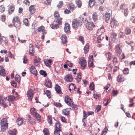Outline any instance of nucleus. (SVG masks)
<instances>
[{
	"label": "nucleus",
	"instance_id": "nucleus-1",
	"mask_svg": "<svg viewBox=\"0 0 135 135\" xmlns=\"http://www.w3.org/2000/svg\"><path fill=\"white\" fill-rule=\"evenodd\" d=\"M54 16L55 19L54 21V23L50 25L51 28L53 29H57L59 27V25L62 23V18L60 16L58 11H55Z\"/></svg>",
	"mask_w": 135,
	"mask_h": 135
},
{
	"label": "nucleus",
	"instance_id": "nucleus-2",
	"mask_svg": "<svg viewBox=\"0 0 135 135\" xmlns=\"http://www.w3.org/2000/svg\"><path fill=\"white\" fill-rule=\"evenodd\" d=\"M12 22L14 26L16 28L19 27L21 26V22L18 16H16L13 17Z\"/></svg>",
	"mask_w": 135,
	"mask_h": 135
},
{
	"label": "nucleus",
	"instance_id": "nucleus-3",
	"mask_svg": "<svg viewBox=\"0 0 135 135\" xmlns=\"http://www.w3.org/2000/svg\"><path fill=\"white\" fill-rule=\"evenodd\" d=\"M30 112L31 114L35 117H36V119L38 120H41V116L39 114L36 112V110L34 108H32L31 109Z\"/></svg>",
	"mask_w": 135,
	"mask_h": 135
},
{
	"label": "nucleus",
	"instance_id": "nucleus-4",
	"mask_svg": "<svg viewBox=\"0 0 135 135\" xmlns=\"http://www.w3.org/2000/svg\"><path fill=\"white\" fill-rule=\"evenodd\" d=\"M112 11L111 9L108 10L105 14V19L106 22L108 23L110 17L112 16Z\"/></svg>",
	"mask_w": 135,
	"mask_h": 135
},
{
	"label": "nucleus",
	"instance_id": "nucleus-5",
	"mask_svg": "<svg viewBox=\"0 0 135 135\" xmlns=\"http://www.w3.org/2000/svg\"><path fill=\"white\" fill-rule=\"evenodd\" d=\"M79 63L80 64L82 69H85L86 65L85 58L84 57L80 58L79 59Z\"/></svg>",
	"mask_w": 135,
	"mask_h": 135
},
{
	"label": "nucleus",
	"instance_id": "nucleus-6",
	"mask_svg": "<svg viewBox=\"0 0 135 135\" xmlns=\"http://www.w3.org/2000/svg\"><path fill=\"white\" fill-rule=\"evenodd\" d=\"M65 103L69 106L71 107L73 105L74 102L68 95L65 96Z\"/></svg>",
	"mask_w": 135,
	"mask_h": 135
},
{
	"label": "nucleus",
	"instance_id": "nucleus-7",
	"mask_svg": "<svg viewBox=\"0 0 135 135\" xmlns=\"http://www.w3.org/2000/svg\"><path fill=\"white\" fill-rule=\"evenodd\" d=\"M86 27L89 30H92L94 27H95V25L92 22H88L86 24Z\"/></svg>",
	"mask_w": 135,
	"mask_h": 135
},
{
	"label": "nucleus",
	"instance_id": "nucleus-8",
	"mask_svg": "<svg viewBox=\"0 0 135 135\" xmlns=\"http://www.w3.org/2000/svg\"><path fill=\"white\" fill-rule=\"evenodd\" d=\"M115 51L117 55L122 53V50L121 48L120 44H118L115 46Z\"/></svg>",
	"mask_w": 135,
	"mask_h": 135
},
{
	"label": "nucleus",
	"instance_id": "nucleus-9",
	"mask_svg": "<svg viewBox=\"0 0 135 135\" xmlns=\"http://www.w3.org/2000/svg\"><path fill=\"white\" fill-rule=\"evenodd\" d=\"M33 92V90L31 89H29L27 91V95L28 99L30 101L32 100L33 97L34 95Z\"/></svg>",
	"mask_w": 135,
	"mask_h": 135
},
{
	"label": "nucleus",
	"instance_id": "nucleus-10",
	"mask_svg": "<svg viewBox=\"0 0 135 135\" xmlns=\"http://www.w3.org/2000/svg\"><path fill=\"white\" fill-rule=\"evenodd\" d=\"M89 60L88 61V66L90 68L93 67L94 66L93 56H89Z\"/></svg>",
	"mask_w": 135,
	"mask_h": 135
},
{
	"label": "nucleus",
	"instance_id": "nucleus-11",
	"mask_svg": "<svg viewBox=\"0 0 135 135\" xmlns=\"http://www.w3.org/2000/svg\"><path fill=\"white\" fill-rule=\"evenodd\" d=\"M117 24L118 22L115 18H113L111 19L110 23V25L111 27H114L117 25Z\"/></svg>",
	"mask_w": 135,
	"mask_h": 135
},
{
	"label": "nucleus",
	"instance_id": "nucleus-12",
	"mask_svg": "<svg viewBox=\"0 0 135 135\" xmlns=\"http://www.w3.org/2000/svg\"><path fill=\"white\" fill-rule=\"evenodd\" d=\"M44 85L47 88H50L52 87V84L50 80L47 79L45 81Z\"/></svg>",
	"mask_w": 135,
	"mask_h": 135
},
{
	"label": "nucleus",
	"instance_id": "nucleus-13",
	"mask_svg": "<svg viewBox=\"0 0 135 135\" xmlns=\"http://www.w3.org/2000/svg\"><path fill=\"white\" fill-rule=\"evenodd\" d=\"M65 80L68 82H71L73 79V78L71 75L70 74H67L64 78Z\"/></svg>",
	"mask_w": 135,
	"mask_h": 135
},
{
	"label": "nucleus",
	"instance_id": "nucleus-14",
	"mask_svg": "<svg viewBox=\"0 0 135 135\" xmlns=\"http://www.w3.org/2000/svg\"><path fill=\"white\" fill-rule=\"evenodd\" d=\"M30 70L31 73L36 75L37 74V72L35 67L33 66H31L30 67Z\"/></svg>",
	"mask_w": 135,
	"mask_h": 135
},
{
	"label": "nucleus",
	"instance_id": "nucleus-15",
	"mask_svg": "<svg viewBox=\"0 0 135 135\" xmlns=\"http://www.w3.org/2000/svg\"><path fill=\"white\" fill-rule=\"evenodd\" d=\"M64 30L66 33H68L69 32L70 30V26L68 23H65Z\"/></svg>",
	"mask_w": 135,
	"mask_h": 135
},
{
	"label": "nucleus",
	"instance_id": "nucleus-16",
	"mask_svg": "<svg viewBox=\"0 0 135 135\" xmlns=\"http://www.w3.org/2000/svg\"><path fill=\"white\" fill-rule=\"evenodd\" d=\"M71 110V109L70 108L64 109L62 110V113L64 115H68L69 114Z\"/></svg>",
	"mask_w": 135,
	"mask_h": 135
},
{
	"label": "nucleus",
	"instance_id": "nucleus-17",
	"mask_svg": "<svg viewBox=\"0 0 135 135\" xmlns=\"http://www.w3.org/2000/svg\"><path fill=\"white\" fill-rule=\"evenodd\" d=\"M124 78L122 75H119L117 77V81L119 83H121L123 82L124 81Z\"/></svg>",
	"mask_w": 135,
	"mask_h": 135
},
{
	"label": "nucleus",
	"instance_id": "nucleus-18",
	"mask_svg": "<svg viewBox=\"0 0 135 135\" xmlns=\"http://www.w3.org/2000/svg\"><path fill=\"white\" fill-rule=\"evenodd\" d=\"M24 119L20 117L17 118L16 120V122L17 124L19 126H21L23 123L24 120Z\"/></svg>",
	"mask_w": 135,
	"mask_h": 135
},
{
	"label": "nucleus",
	"instance_id": "nucleus-19",
	"mask_svg": "<svg viewBox=\"0 0 135 135\" xmlns=\"http://www.w3.org/2000/svg\"><path fill=\"white\" fill-rule=\"evenodd\" d=\"M45 27L44 26H41L39 27L38 29V31L41 32H42L43 35H44L47 33V32L44 29Z\"/></svg>",
	"mask_w": 135,
	"mask_h": 135
},
{
	"label": "nucleus",
	"instance_id": "nucleus-20",
	"mask_svg": "<svg viewBox=\"0 0 135 135\" xmlns=\"http://www.w3.org/2000/svg\"><path fill=\"white\" fill-rule=\"evenodd\" d=\"M6 75L5 70L2 66H0V75L4 76Z\"/></svg>",
	"mask_w": 135,
	"mask_h": 135
},
{
	"label": "nucleus",
	"instance_id": "nucleus-21",
	"mask_svg": "<svg viewBox=\"0 0 135 135\" xmlns=\"http://www.w3.org/2000/svg\"><path fill=\"white\" fill-rule=\"evenodd\" d=\"M35 5H31L29 8V10L30 13L33 14L36 11V8H35Z\"/></svg>",
	"mask_w": 135,
	"mask_h": 135
},
{
	"label": "nucleus",
	"instance_id": "nucleus-22",
	"mask_svg": "<svg viewBox=\"0 0 135 135\" xmlns=\"http://www.w3.org/2000/svg\"><path fill=\"white\" fill-rule=\"evenodd\" d=\"M55 90L58 94H62L60 86L57 84H56L55 88Z\"/></svg>",
	"mask_w": 135,
	"mask_h": 135
},
{
	"label": "nucleus",
	"instance_id": "nucleus-23",
	"mask_svg": "<svg viewBox=\"0 0 135 135\" xmlns=\"http://www.w3.org/2000/svg\"><path fill=\"white\" fill-rule=\"evenodd\" d=\"M15 9V6L13 4L10 6L8 9V13L9 15H11L14 12Z\"/></svg>",
	"mask_w": 135,
	"mask_h": 135
},
{
	"label": "nucleus",
	"instance_id": "nucleus-24",
	"mask_svg": "<svg viewBox=\"0 0 135 135\" xmlns=\"http://www.w3.org/2000/svg\"><path fill=\"white\" fill-rule=\"evenodd\" d=\"M84 18L82 17H81L77 20L76 21L79 24V26H81L84 22Z\"/></svg>",
	"mask_w": 135,
	"mask_h": 135
},
{
	"label": "nucleus",
	"instance_id": "nucleus-25",
	"mask_svg": "<svg viewBox=\"0 0 135 135\" xmlns=\"http://www.w3.org/2000/svg\"><path fill=\"white\" fill-rule=\"evenodd\" d=\"M72 25L73 28H76L79 26V24L76 21V20L74 19L72 22Z\"/></svg>",
	"mask_w": 135,
	"mask_h": 135
},
{
	"label": "nucleus",
	"instance_id": "nucleus-26",
	"mask_svg": "<svg viewBox=\"0 0 135 135\" xmlns=\"http://www.w3.org/2000/svg\"><path fill=\"white\" fill-rule=\"evenodd\" d=\"M60 38L62 41V42L63 44H65L67 43V38L65 35H62Z\"/></svg>",
	"mask_w": 135,
	"mask_h": 135
},
{
	"label": "nucleus",
	"instance_id": "nucleus-27",
	"mask_svg": "<svg viewBox=\"0 0 135 135\" xmlns=\"http://www.w3.org/2000/svg\"><path fill=\"white\" fill-rule=\"evenodd\" d=\"M29 52L30 55L33 56L34 51L33 49V47L32 45H30L29 46Z\"/></svg>",
	"mask_w": 135,
	"mask_h": 135
},
{
	"label": "nucleus",
	"instance_id": "nucleus-28",
	"mask_svg": "<svg viewBox=\"0 0 135 135\" xmlns=\"http://www.w3.org/2000/svg\"><path fill=\"white\" fill-rule=\"evenodd\" d=\"M61 125L60 124L59 121H56L55 124V129L58 130H61L60 128Z\"/></svg>",
	"mask_w": 135,
	"mask_h": 135
},
{
	"label": "nucleus",
	"instance_id": "nucleus-29",
	"mask_svg": "<svg viewBox=\"0 0 135 135\" xmlns=\"http://www.w3.org/2000/svg\"><path fill=\"white\" fill-rule=\"evenodd\" d=\"M105 55L106 57L108 60H110L112 56V54L109 52H107L105 54Z\"/></svg>",
	"mask_w": 135,
	"mask_h": 135
},
{
	"label": "nucleus",
	"instance_id": "nucleus-30",
	"mask_svg": "<svg viewBox=\"0 0 135 135\" xmlns=\"http://www.w3.org/2000/svg\"><path fill=\"white\" fill-rule=\"evenodd\" d=\"M27 118V120L28 124H33L35 123V121L33 122L32 121H31V116L28 115Z\"/></svg>",
	"mask_w": 135,
	"mask_h": 135
},
{
	"label": "nucleus",
	"instance_id": "nucleus-31",
	"mask_svg": "<svg viewBox=\"0 0 135 135\" xmlns=\"http://www.w3.org/2000/svg\"><path fill=\"white\" fill-rule=\"evenodd\" d=\"M8 124H5V125H1V130L3 132H4L6 131V130L8 128Z\"/></svg>",
	"mask_w": 135,
	"mask_h": 135
},
{
	"label": "nucleus",
	"instance_id": "nucleus-32",
	"mask_svg": "<svg viewBox=\"0 0 135 135\" xmlns=\"http://www.w3.org/2000/svg\"><path fill=\"white\" fill-rule=\"evenodd\" d=\"M131 30L129 28L127 27L125 30L124 33L127 35H130L131 33Z\"/></svg>",
	"mask_w": 135,
	"mask_h": 135
},
{
	"label": "nucleus",
	"instance_id": "nucleus-33",
	"mask_svg": "<svg viewBox=\"0 0 135 135\" xmlns=\"http://www.w3.org/2000/svg\"><path fill=\"white\" fill-rule=\"evenodd\" d=\"M89 44H87L84 47V52L85 54H86L87 53L88 51H89Z\"/></svg>",
	"mask_w": 135,
	"mask_h": 135
},
{
	"label": "nucleus",
	"instance_id": "nucleus-34",
	"mask_svg": "<svg viewBox=\"0 0 135 135\" xmlns=\"http://www.w3.org/2000/svg\"><path fill=\"white\" fill-rule=\"evenodd\" d=\"M98 16L96 12H94L92 15V18L93 21L94 22H95L98 19Z\"/></svg>",
	"mask_w": 135,
	"mask_h": 135
},
{
	"label": "nucleus",
	"instance_id": "nucleus-35",
	"mask_svg": "<svg viewBox=\"0 0 135 135\" xmlns=\"http://www.w3.org/2000/svg\"><path fill=\"white\" fill-rule=\"evenodd\" d=\"M120 59L123 60L125 58L126 56L125 54L124 53H120L119 55H117Z\"/></svg>",
	"mask_w": 135,
	"mask_h": 135
},
{
	"label": "nucleus",
	"instance_id": "nucleus-36",
	"mask_svg": "<svg viewBox=\"0 0 135 135\" xmlns=\"http://www.w3.org/2000/svg\"><path fill=\"white\" fill-rule=\"evenodd\" d=\"M127 5L124 3L121 4L120 6V9L123 10H124L127 8Z\"/></svg>",
	"mask_w": 135,
	"mask_h": 135
},
{
	"label": "nucleus",
	"instance_id": "nucleus-37",
	"mask_svg": "<svg viewBox=\"0 0 135 135\" xmlns=\"http://www.w3.org/2000/svg\"><path fill=\"white\" fill-rule=\"evenodd\" d=\"M16 130L15 129H13L12 130L8 131L9 134L11 135H16Z\"/></svg>",
	"mask_w": 135,
	"mask_h": 135
},
{
	"label": "nucleus",
	"instance_id": "nucleus-38",
	"mask_svg": "<svg viewBox=\"0 0 135 135\" xmlns=\"http://www.w3.org/2000/svg\"><path fill=\"white\" fill-rule=\"evenodd\" d=\"M95 3V0H89L88 4L89 6L91 7L93 6Z\"/></svg>",
	"mask_w": 135,
	"mask_h": 135
},
{
	"label": "nucleus",
	"instance_id": "nucleus-39",
	"mask_svg": "<svg viewBox=\"0 0 135 135\" xmlns=\"http://www.w3.org/2000/svg\"><path fill=\"white\" fill-rule=\"evenodd\" d=\"M76 88L75 87V85L73 84H71L70 85H69V89L70 91H71V90H75V89Z\"/></svg>",
	"mask_w": 135,
	"mask_h": 135
},
{
	"label": "nucleus",
	"instance_id": "nucleus-40",
	"mask_svg": "<svg viewBox=\"0 0 135 135\" xmlns=\"http://www.w3.org/2000/svg\"><path fill=\"white\" fill-rule=\"evenodd\" d=\"M8 124V123L7 122L6 119L5 118H3L1 120L0 125H3L5 124Z\"/></svg>",
	"mask_w": 135,
	"mask_h": 135
},
{
	"label": "nucleus",
	"instance_id": "nucleus-41",
	"mask_svg": "<svg viewBox=\"0 0 135 135\" xmlns=\"http://www.w3.org/2000/svg\"><path fill=\"white\" fill-rule=\"evenodd\" d=\"M76 4L78 6V7L79 8H80L82 6V1L80 0H77L76 1Z\"/></svg>",
	"mask_w": 135,
	"mask_h": 135
},
{
	"label": "nucleus",
	"instance_id": "nucleus-42",
	"mask_svg": "<svg viewBox=\"0 0 135 135\" xmlns=\"http://www.w3.org/2000/svg\"><path fill=\"white\" fill-rule=\"evenodd\" d=\"M43 132L44 135H50L49 130L47 128H44L43 131Z\"/></svg>",
	"mask_w": 135,
	"mask_h": 135
},
{
	"label": "nucleus",
	"instance_id": "nucleus-43",
	"mask_svg": "<svg viewBox=\"0 0 135 135\" xmlns=\"http://www.w3.org/2000/svg\"><path fill=\"white\" fill-rule=\"evenodd\" d=\"M81 74L80 73H78L77 76V81L78 83H79L81 80Z\"/></svg>",
	"mask_w": 135,
	"mask_h": 135
},
{
	"label": "nucleus",
	"instance_id": "nucleus-44",
	"mask_svg": "<svg viewBox=\"0 0 135 135\" xmlns=\"http://www.w3.org/2000/svg\"><path fill=\"white\" fill-rule=\"evenodd\" d=\"M15 97L13 96H9L8 97V100L9 102H12L15 100Z\"/></svg>",
	"mask_w": 135,
	"mask_h": 135
},
{
	"label": "nucleus",
	"instance_id": "nucleus-45",
	"mask_svg": "<svg viewBox=\"0 0 135 135\" xmlns=\"http://www.w3.org/2000/svg\"><path fill=\"white\" fill-rule=\"evenodd\" d=\"M21 78L18 74H16L15 77V80L18 83H19L21 80Z\"/></svg>",
	"mask_w": 135,
	"mask_h": 135
},
{
	"label": "nucleus",
	"instance_id": "nucleus-46",
	"mask_svg": "<svg viewBox=\"0 0 135 135\" xmlns=\"http://www.w3.org/2000/svg\"><path fill=\"white\" fill-rule=\"evenodd\" d=\"M40 58H36L34 60V64L35 65H37L39 64V62L40 61Z\"/></svg>",
	"mask_w": 135,
	"mask_h": 135
},
{
	"label": "nucleus",
	"instance_id": "nucleus-47",
	"mask_svg": "<svg viewBox=\"0 0 135 135\" xmlns=\"http://www.w3.org/2000/svg\"><path fill=\"white\" fill-rule=\"evenodd\" d=\"M48 122L49 123L50 125L52 123V117L50 115H49L48 116Z\"/></svg>",
	"mask_w": 135,
	"mask_h": 135
},
{
	"label": "nucleus",
	"instance_id": "nucleus-48",
	"mask_svg": "<svg viewBox=\"0 0 135 135\" xmlns=\"http://www.w3.org/2000/svg\"><path fill=\"white\" fill-rule=\"evenodd\" d=\"M74 5L73 3H71L69 4L68 8L71 10H73L74 9Z\"/></svg>",
	"mask_w": 135,
	"mask_h": 135
},
{
	"label": "nucleus",
	"instance_id": "nucleus-49",
	"mask_svg": "<svg viewBox=\"0 0 135 135\" xmlns=\"http://www.w3.org/2000/svg\"><path fill=\"white\" fill-rule=\"evenodd\" d=\"M98 32L102 34V33H103L105 31V30L103 27H101L98 30Z\"/></svg>",
	"mask_w": 135,
	"mask_h": 135
},
{
	"label": "nucleus",
	"instance_id": "nucleus-50",
	"mask_svg": "<svg viewBox=\"0 0 135 135\" xmlns=\"http://www.w3.org/2000/svg\"><path fill=\"white\" fill-rule=\"evenodd\" d=\"M45 94H46L47 96L49 98H50L51 97V93L50 91L48 90H47L46 91V92L45 93Z\"/></svg>",
	"mask_w": 135,
	"mask_h": 135
},
{
	"label": "nucleus",
	"instance_id": "nucleus-51",
	"mask_svg": "<svg viewBox=\"0 0 135 135\" xmlns=\"http://www.w3.org/2000/svg\"><path fill=\"white\" fill-rule=\"evenodd\" d=\"M123 73L124 74L127 75L129 73V69L128 68H126L124 69L123 70Z\"/></svg>",
	"mask_w": 135,
	"mask_h": 135
},
{
	"label": "nucleus",
	"instance_id": "nucleus-52",
	"mask_svg": "<svg viewBox=\"0 0 135 135\" xmlns=\"http://www.w3.org/2000/svg\"><path fill=\"white\" fill-rule=\"evenodd\" d=\"M40 74L42 75L44 77H46L47 76V74L46 72L44 70H41L40 72Z\"/></svg>",
	"mask_w": 135,
	"mask_h": 135
},
{
	"label": "nucleus",
	"instance_id": "nucleus-53",
	"mask_svg": "<svg viewBox=\"0 0 135 135\" xmlns=\"http://www.w3.org/2000/svg\"><path fill=\"white\" fill-rule=\"evenodd\" d=\"M129 13V10L128 8H126L124 10V14L125 17H127Z\"/></svg>",
	"mask_w": 135,
	"mask_h": 135
},
{
	"label": "nucleus",
	"instance_id": "nucleus-54",
	"mask_svg": "<svg viewBox=\"0 0 135 135\" xmlns=\"http://www.w3.org/2000/svg\"><path fill=\"white\" fill-rule=\"evenodd\" d=\"M125 36L124 33L123 32H120L118 35L119 37L120 38H123Z\"/></svg>",
	"mask_w": 135,
	"mask_h": 135
},
{
	"label": "nucleus",
	"instance_id": "nucleus-55",
	"mask_svg": "<svg viewBox=\"0 0 135 135\" xmlns=\"http://www.w3.org/2000/svg\"><path fill=\"white\" fill-rule=\"evenodd\" d=\"M5 8L4 6L1 5L0 6V12H4L5 11Z\"/></svg>",
	"mask_w": 135,
	"mask_h": 135
},
{
	"label": "nucleus",
	"instance_id": "nucleus-56",
	"mask_svg": "<svg viewBox=\"0 0 135 135\" xmlns=\"http://www.w3.org/2000/svg\"><path fill=\"white\" fill-rule=\"evenodd\" d=\"M101 107L100 105H98L97 106L95 109V112L97 113L98 112L101 110Z\"/></svg>",
	"mask_w": 135,
	"mask_h": 135
},
{
	"label": "nucleus",
	"instance_id": "nucleus-57",
	"mask_svg": "<svg viewBox=\"0 0 135 135\" xmlns=\"http://www.w3.org/2000/svg\"><path fill=\"white\" fill-rule=\"evenodd\" d=\"M78 40L81 41L83 44L84 43V37L82 36H80L78 38Z\"/></svg>",
	"mask_w": 135,
	"mask_h": 135
},
{
	"label": "nucleus",
	"instance_id": "nucleus-58",
	"mask_svg": "<svg viewBox=\"0 0 135 135\" xmlns=\"http://www.w3.org/2000/svg\"><path fill=\"white\" fill-rule=\"evenodd\" d=\"M72 106H73V109L74 110H76L78 109V107H79V105H74L73 104V105Z\"/></svg>",
	"mask_w": 135,
	"mask_h": 135
},
{
	"label": "nucleus",
	"instance_id": "nucleus-59",
	"mask_svg": "<svg viewBox=\"0 0 135 135\" xmlns=\"http://www.w3.org/2000/svg\"><path fill=\"white\" fill-rule=\"evenodd\" d=\"M112 61L113 64L115 65L117 63H118V61L117 59V57H115L113 58Z\"/></svg>",
	"mask_w": 135,
	"mask_h": 135
},
{
	"label": "nucleus",
	"instance_id": "nucleus-60",
	"mask_svg": "<svg viewBox=\"0 0 135 135\" xmlns=\"http://www.w3.org/2000/svg\"><path fill=\"white\" fill-rule=\"evenodd\" d=\"M6 16L5 15H2L1 17V20L3 22H4L6 20Z\"/></svg>",
	"mask_w": 135,
	"mask_h": 135
},
{
	"label": "nucleus",
	"instance_id": "nucleus-61",
	"mask_svg": "<svg viewBox=\"0 0 135 135\" xmlns=\"http://www.w3.org/2000/svg\"><path fill=\"white\" fill-rule=\"evenodd\" d=\"M102 35H101L98 36L97 38V42L99 43L101 42L102 39L101 38V37Z\"/></svg>",
	"mask_w": 135,
	"mask_h": 135
},
{
	"label": "nucleus",
	"instance_id": "nucleus-62",
	"mask_svg": "<svg viewBox=\"0 0 135 135\" xmlns=\"http://www.w3.org/2000/svg\"><path fill=\"white\" fill-rule=\"evenodd\" d=\"M117 36V34L114 32H112L111 33V36L112 38H115Z\"/></svg>",
	"mask_w": 135,
	"mask_h": 135
},
{
	"label": "nucleus",
	"instance_id": "nucleus-63",
	"mask_svg": "<svg viewBox=\"0 0 135 135\" xmlns=\"http://www.w3.org/2000/svg\"><path fill=\"white\" fill-rule=\"evenodd\" d=\"M23 22L26 26H28L29 24L28 22V20L27 19H25L23 21Z\"/></svg>",
	"mask_w": 135,
	"mask_h": 135
},
{
	"label": "nucleus",
	"instance_id": "nucleus-64",
	"mask_svg": "<svg viewBox=\"0 0 135 135\" xmlns=\"http://www.w3.org/2000/svg\"><path fill=\"white\" fill-rule=\"evenodd\" d=\"M61 130L55 129L54 131V134L55 135H60V132Z\"/></svg>",
	"mask_w": 135,
	"mask_h": 135
}]
</instances>
